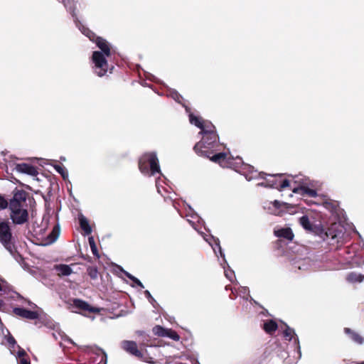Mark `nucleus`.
I'll use <instances>...</instances> for the list:
<instances>
[{"instance_id":"obj_1","label":"nucleus","mask_w":364,"mask_h":364,"mask_svg":"<svg viewBox=\"0 0 364 364\" xmlns=\"http://www.w3.org/2000/svg\"><path fill=\"white\" fill-rule=\"evenodd\" d=\"M27 196L26 191L15 188L13 197L9 200V216L15 225H23L29 220Z\"/></svg>"},{"instance_id":"obj_2","label":"nucleus","mask_w":364,"mask_h":364,"mask_svg":"<svg viewBox=\"0 0 364 364\" xmlns=\"http://www.w3.org/2000/svg\"><path fill=\"white\" fill-rule=\"evenodd\" d=\"M220 146L218 133L202 134L201 140L195 144L193 150L200 156H210V154L220 150Z\"/></svg>"},{"instance_id":"obj_3","label":"nucleus","mask_w":364,"mask_h":364,"mask_svg":"<svg viewBox=\"0 0 364 364\" xmlns=\"http://www.w3.org/2000/svg\"><path fill=\"white\" fill-rule=\"evenodd\" d=\"M0 243L13 256L17 253L15 237L9 218H0Z\"/></svg>"},{"instance_id":"obj_4","label":"nucleus","mask_w":364,"mask_h":364,"mask_svg":"<svg viewBox=\"0 0 364 364\" xmlns=\"http://www.w3.org/2000/svg\"><path fill=\"white\" fill-rule=\"evenodd\" d=\"M139 169L144 174L154 175L160 173L159 159L156 152H146L139 158L138 162Z\"/></svg>"},{"instance_id":"obj_5","label":"nucleus","mask_w":364,"mask_h":364,"mask_svg":"<svg viewBox=\"0 0 364 364\" xmlns=\"http://www.w3.org/2000/svg\"><path fill=\"white\" fill-rule=\"evenodd\" d=\"M106 55L100 51H94L92 55V60L96 69L95 73L99 77L104 76L108 69L109 65Z\"/></svg>"},{"instance_id":"obj_6","label":"nucleus","mask_w":364,"mask_h":364,"mask_svg":"<svg viewBox=\"0 0 364 364\" xmlns=\"http://www.w3.org/2000/svg\"><path fill=\"white\" fill-rule=\"evenodd\" d=\"M282 176L283 174L272 176L271 178L266 179L265 182L260 183L259 185L264 187L277 188L281 191L290 186L289 181L288 179H280Z\"/></svg>"},{"instance_id":"obj_7","label":"nucleus","mask_w":364,"mask_h":364,"mask_svg":"<svg viewBox=\"0 0 364 364\" xmlns=\"http://www.w3.org/2000/svg\"><path fill=\"white\" fill-rule=\"evenodd\" d=\"M73 306L80 310L85 315L87 314H95L100 312V309L98 308L92 306L87 302L80 299H75L73 300Z\"/></svg>"},{"instance_id":"obj_8","label":"nucleus","mask_w":364,"mask_h":364,"mask_svg":"<svg viewBox=\"0 0 364 364\" xmlns=\"http://www.w3.org/2000/svg\"><path fill=\"white\" fill-rule=\"evenodd\" d=\"M15 169L19 173H26L31 176H36L38 174L36 166L26 163L16 164Z\"/></svg>"},{"instance_id":"obj_9","label":"nucleus","mask_w":364,"mask_h":364,"mask_svg":"<svg viewBox=\"0 0 364 364\" xmlns=\"http://www.w3.org/2000/svg\"><path fill=\"white\" fill-rule=\"evenodd\" d=\"M122 348L129 353L138 358H141L143 354L138 349L136 342L132 341H124L122 343Z\"/></svg>"},{"instance_id":"obj_10","label":"nucleus","mask_w":364,"mask_h":364,"mask_svg":"<svg viewBox=\"0 0 364 364\" xmlns=\"http://www.w3.org/2000/svg\"><path fill=\"white\" fill-rule=\"evenodd\" d=\"M13 313L19 317L30 320L37 319L39 316L37 311H31L20 307L14 308L13 309Z\"/></svg>"},{"instance_id":"obj_11","label":"nucleus","mask_w":364,"mask_h":364,"mask_svg":"<svg viewBox=\"0 0 364 364\" xmlns=\"http://www.w3.org/2000/svg\"><path fill=\"white\" fill-rule=\"evenodd\" d=\"M299 223L304 229L309 232L318 233L320 231V228L316 225L311 223L307 215L301 216L299 218Z\"/></svg>"},{"instance_id":"obj_12","label":"nucleus","mask_w":364,"mask_h":364,"mask_svg":"<svg viewBox=\"0 0 364 364\" xmlns=\"http://www.w3.org/2000/svg\"><path fill=\"white\" fill-rule=\"evenodd\" d=\"M91 349V351L95 355V357L92 358V362L96 364H107V357L106 353L101 348L93 349L92 347H88Z\"/></svg>"},{"instance_id":"obj_13","label":"nucleus","mask_w":364,"mask_h":364,"mask_svg":"<svg viewBox=\"0 0 364 364\" xmlns=\"http://www.w3.org/2000/svg\"><path fill=\"white\" fill-rule=\"evenodd\" d=\"M96 46L101 50L103 54L107 57H109L112 55V49L110 44L103 38L99 37L95 42Z\"/></svg>"},{"instance_id":"obj_14","label":"nucleus","mask_w":364,"mask_h":364,"mask_svg":"<svg viewBox=\"0 0 364 364\" xmlns=\"http://www.w3.org/2000/svg\"><path fill=\"white\" fill-rule=\"evenodd\" d=\"M274 234L277 237L284 238L289 241H292L294 237V232L290 228H282L274 230Z\"/></svg>"},{"instance_id":"obj_15","label":"nucleus","mask_w":364,"mask_h":364,"mask_svg":"<svg viewBox=\"0 0 364 364\" xmlns=\"http://www.w3.org/2000/svg\"><path fill=\"white\" fill-rule=\"evenodd\" d=\"M214 163L223 166L226 164L227 154L224 152L213 153L210 156H205Z\"/></svg>"},{"instance_id":"obj_16","label":"nucleus","mask_w":364,"mask_h":364,"mask_svg":"<svg viewBox=\"0 0 364 364\" xmlns=\"http://www.w3.org/2000/svg\"><path fill=\"white\" fill-rule=\"evenodd\" d=\"M343 331L355 343L359 345H361L364 343V338L362 336H360L358 333L354 331L350 328H344Z\"/></svg>"},{"instance_id":"obj_17","label":"nucleus","mask_w":364,"mask_h":364,"mask_svg":"<svg viewBox=\"0 0 364 364\" xmlns=\"http://www.w3.org/2000/svg\"><path fill=\"white\" fill-rule=\"evenodd\" d=\"M293 192L295 193H301V195H307L310 197H316L317 196V192L316 190L310 188L306 186H301L298 188H294L292 189Z\"/></svg>"},{"instance_id":"obj_18","label":"nucleus","mask_w":364,"mask_h":364,"mask_svg":"<svg viewBox=\"0 0 364 364\" xmlns=\"http://www.w3.org/2000/svg\"><path fill=\"white\" fill-rule=\"evenodd\" d=\"M215 133H217L215 127L210 122L204 121V124H203L202 128H200L199 134L201 135H207Z\"/></svg>"},{"instance_id":"obj_19","label":"nucleus","mask_w":364,"mask_h":364,"mask_svg":"<svg viewBox=\"0 0 364 364\" xmlns=\"http://www.w3.org/2000/svg\"><path fill=\"white\" fill-rule=\"evenodd\" d=\"M277 323L272 319L267 320L263 325L264 331L269 335H272L277 330Z\"/></svg>"},{"instance_id":"obj_20","label":"nucleus","mask_w":364,"mask_h":364,"mask_svg":"<svg viewBox=\"0 0 364 364\" xmlns=\"http://www.w3.org/2000/svg\"><path fill=\"white\" fill-rule=\"evenodd\" d=\"M79 223L81 229L84 231L85 235H89L92 233V228L87 219L84 215H81L79 216Z\"/></svg>"},{"instance_id":"obj_21","label":"nucleus","mask_w":364,"mask_h":364,"mask_svg":"<svg viewBox=\"0 0 364 364\" xmlns=\"http://www.w3.org/2000/svg\"><path fill=\"white\" fill-rule=\"evenodd\" d=\"M55 269L57 271L58 274L60 277L68 276L72 274L73 270L68 264H57L55 265Z\"/></svg>"},{"instance_id":"obj_22","label":"nucleus","mask_w":364,"mask_h":364,"mask_svg":"<svg viewBox=\"0 0 364 364\" xmlns=\"http://www.w3.org/2000/svg\"><path fill=\"white\" fill-rule=\"evenodd\" d=\"M62 3L73 17H76V4L75 0H63Z\"/></svg>"},{"instance_id":"obj_23","label":"nucleus","mask_w":364,"mask_h":364,"mask_svg":"<svg viewBox=\"0 0 364 364\" xmlns=\"http://www.w3.org/2000/svg\"><path fill=\"white\" fill-rule=\"evenodd\" d=\"M60 235V227L57 225H55L52 230V231L48 234L47 237L48 242L53 243L54 242L58 237Z\"/></svg>"},{"instance_id":"obj_24","label":"nucleus","mask_w":364,"mask_h":364,"mask_svg":"<svg viewBox=\"0 0 364 364\" xmlns=\"http://www.w3.org/2000/svg\"><path fill=\"white\" fill-rule=\"evenodd\" d=\"M190 122L194 124L196 127L199 129L202 128L203 124H204V120L199 117L195 116L193 114H191L189 115Z\"/></svg>"},{"instance_id":"obj_25","label":"nucleus","mask_w":364,"mask_h":364,"mask_svg":"<svg viewBox=\"0 0 364 364\" xmlns=\"http://www.w3.org/2000/svg\"><path fill=\"white\" fill-rule=\"evenodd\" d=\"M323 205L327 210H330L332 213L336 212L338 207V204L337 203V202L332 200H328L324 201Z\"/></svg>"},{"instance_id":"obj_26","label":"nucleus","mask_w":364,"mask_h":364,"mask_svg":"<svg viewBox=\"0 0 364 364\" xmlns=\"http://www.w3.org/2000/svg\"><path fill=\"white\" fill-rule=\"evenodd\" d=\"M55 170L59 173L60 174V176H62V178L64 179V180H66L68 178V171L67 169L63 166V165H60V164H55L53 166Z\"/></svg>"},{"instance_id":"obj_27","label":"nucleus","mask_w":364,"mask_h":364,"mask_svg":"<svg viewBox=\"0 0 364 364\" xmlns=\"http://www.w3.org/2000/svg\"><path fill=\"white\" fill-rule=\"evenodd\" d=\"M88 242H89V245L90 246L92 254L97 258H100V254L98 252V250H97V245H96V243L95 242L93 237H89Z\"/></svg>"},{"instance_id":"obj_28","label":"nucleus","mask_w":364,"mask_h":364,"mask_svg":"<svg viewBox=\"0 0 364 364\" xmlns=\"http://www.w3.org/2000/svg\"><path fill=\"white\" fill-rule=\"evenodd\" d=\"M165 337H168L175 341H178L181 338L180 336L178 334V333L172 329H166V332L165 333Z\"/></svg>"},{"instance_id":"obj_29","label":"nucleus","mask_w":364,"mask_h":364,"mask_svg":"<svg viewBox=\"0 0 364 364\" xmlns=\"http://www.w3.org/2000/svg\"><path fill=\"white\" fill-rule=\"evenodd\" d=\"M348 280L353 282H363L362 274L351 272L348 275Z\"/></svg>"},{"instance_id":"obj_30","label":"nucleus","mask_w":364,"mask_h":364,"mask_svg":"<svg viewBox=\"0 0 364 364\" xmlns=\"http://www.w3.org/2000/svg\"><path fill=\"white\" fill-rule=\"evenodd\" d=\"M87 273L92 279H96L98 277V270L96 267H88Z\"/></svg>"},{"instance_id":"obj_31","label":"nucleus","mask_w":364,"mask_h":364,"mask_svg":"<svg viewBox=\"0 0 364 364\" xmlns=\"http://www.w3.org/2000/svg\"><path fill=\"white\" fill-rule=\"evenodd\" d=\"M167 328H164L161 326H156L153 328V333L154 335L165 337V333L166 332Z\"/></svg>"},{"instance_id":"obj_32","label":"nucleus","mask_w":364,"mask_h":364,"mask_svg":"<svg viewBox=\"0 0 364 364\" xmlns=\"http://www.w3.org/2000/svg\"><path fill=\"white\" fill-rule=\"evenodd\" d=\"M84 34L88 37V38L95 43L97 41V38H98L100 36H97L93 31L90 30L89 28H87L84 31Z\"/></svg>"},{"instance_id":"obj_33","label":"nucleus","mask_w":364,"mask_h":364,"mask_svg":"<svg viewBox=\"0 0 364 364\" xmlns=\"http://www.w3.org/2000/svg\"><path fill=\"white\" fill-rule=\"evenodd\" d=\"M293 334H294V331L292 328L287 326L286 330L284 331V336L287 338H288L289 341H291L292 338Z\"/></svg>"},{"instance_id":"obj_34","label":"nucleus","mask_w":364,"mask_h":364,"mask_svg":"<svg viewBox=\"0 0 364 364\" xmlns=\"http://www.w3.org/2000/svg\"><path fill=\"white\" fill-rule=\"evenodd\" d=\"M7 207L9 208V201L8 202L4 196L0 195V209H5Z\"/></svg>"},{"instance_id":"obj_35","label":"nucleus","mask_w":364,"mask_h":364,"mask_svg":"<svg viewBox=\"0 0 364 364\" xmlns=\"http://www.w3.org/2000/svg\"><path fill=\"white\" fill-rule=\"evenodd\" d=\"M272 204L273 206L275 207L276 208H280L282 207L287 208V206L289 205V204L287 203L280 202L277 200H274Z\"/></svg>"},{"instance_id":"obj_36","label":"nucleus","mask_w":364,"mask_h":364,"mask_svg":"<svg viewBox=\"0 0 364 364\" xmlns=\"http://www.w3.org/2000/svg\"><path fill=\"white\" fill-rule=\"evenodd\" d=\"M18 357L19 358H26V357H28L27 356V353L25 351V350H23V348H21L20 346H18Z\"/></svg>"},{"instance_id":"obj_37","label":"nucleus","mask_w":364,"mask_h":364,"mask_svg":"<svg viewBox=\"0 0 364 364\" xmlns=\"http://www.w3.org/2000/svg\"><path fill=\"white\" fill-rule=\"evenodd\" d=\"M7 342L12 348H14V345L16 343L15 338L11 335H9L7 338Z\"/></svg>"},{"instance_id":"obj_38","label":"nucleus","mask_w":364,"mask_h":364,"mask_svg":"<svg viewBox=\"0 0 364 364\" xmlns=\"http://www.w3.org/2000/svg\"><path fill=\"white\" fill-rule=\"evenodd\" d=\"M19 364H31L29 358H19Z\"/></svg>"},{"instance_id":"obj_39","label":"nucleus","mask_w":364,"mask_h":364,"mask_svg":"<svg viewBox=\"0 0 364 364\" xmlns=\"http://www.w3.org/2000/svg\"><path fill=\"white\" fill-rule=\"evenodd\" d=\"M132 282H134L138 287H141V289L144 288V284L136 277H135Z\"/></svg>"},{"instance_id":"obj_40","label":"nucleus","mask_w":364,"mask_h":364,"mask_svg":"<svg viewBox=\"0 0 364 364\" xmlns=\"http://www.w3.org/2000/svg\"><path fill=\"white\" fill-rule=\"evenodd\" d=\"M144 294H145L146 297L149 299V301L154 300V298L152 297L151 293L148 290H146L144 291Z\"/></svg>"},{"instance_id":"obj_41","label":"nucleus","mask_w":364,"mask_h":364,"mask_svg":"<svg viewBox=\"0 0 364 364\" xmlns=\"http://www.w3.org/2000/svg\"><path fill=\"white\" fill-rule=\"evenodd\" d=\"M124 274L129 279H131L132 281L134 280V279L135 278V277H134L133 275H132L131 274H129V272H124Z\"/></svg>"},{"instance_id":"obj_42","label":"nucleus","mask_w":364,"mask_h":364,"mask_svg":"<svg viewBox=\"0 0 364 364\" xmlns=\"http://www.w3.org/2000/svg\"><path fill=\"white\" fill-rule=\"evenodd\" d=\"M174 95H175V96H173V97L176 100H178V101L179 97H181V96L178 92L174 93Z\"/></svg>"},{"instance_id":"obj_43","label":"nucleus","mask_w":364,"mask_h":364,"mask_svg":"<svg viewBox=\"0 0 364 364\" xmlns=\"http://www.w3.org/2000/svg\"><path fill=\"white\" fill-rule=\"evenodd\" d=\"M3 301L1 299H0V308L3 306Z\"/></svg>"},{"instance_id":"obj_44","label":"nucleus","mask_w":364,"mask_h":364,"mask_svg":"<svg viewBox=\"0 0 364 364\" xmlns=\"http://www.w3.org/2000/svg\"><path fill=\"white\" fill-rule=\"evenodd\" d=\"M2 289L1 284H0V291Z\"/></svg>"},{"instance_id":"obj_45","label":"nucleus","mask_w":364,"mask_h":364,"mask_svg":"<svg viewBox=\"0 0 364 364\" xmlns=\"http://www.w3.org/2000/svg\"><path fill=\"white\" fill-rule=\"evenodd\" d=\"M362 277H363V281L364 280V274L363 275L362 274Z\"/></svg>"}]
</instances>
